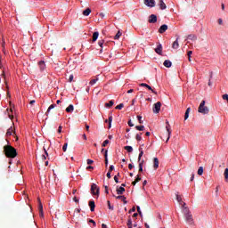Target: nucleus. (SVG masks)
I'll return each instance as SVG.
<instances>
[{"instance_id":"22","label":"nucleus","mask_w":228,"mask_h":228,"mask_svg":"<svg viewBox=\"0 0 228 228\" xmlns=\"http://www.w3.org/2000/svg\"><path fill=\"white\" fill-rule=\"evenodd\" d=\"M90 13H92L91 8H87L85 11H83V15H85V17H88V15H90Z\"/></svg>"},{"instance_id":"46","label":"nucleus","mask_w":228,"mask_h":228,"mask_svg":"<svg viewBox=\"0 0 228 228\" xmlns=\"http://www.w3.org/2000/svg\"><path fill=\"white\" fill-rule=\"evenodd\" d=\"M124 108V103H120L118 106H116V110H122Z\"/></svg>"},{"instance_id":"8","label":"nucleus","mask_w":228,"mask_h":228,"mask_svg":"<svg viewBox=\"0 0 228 228\" xmlns=\"http://www.w3.org/2000/svg\"><path fill=\"white\" fill-rule=\"evenodd\" d=\"M155 53H157V54H159V56L163 54V45H161V44H159L157 45V47L155 48Z\"/></svg>"},{"instance_id":"7","label":"nucleus","mask_w":228,"mask_h":228,"mask_svg":"<svg viewBox=\"0 0 228 228\" xmlns=\"http://www.w3.org/2000/svg\"><path fill=\"white\" fill-rule=\"evenodd\" d=\"M148 21L150 22V24H156V22H158V16H156L155 14H151L149 16Z\"/></svg>"},{"instance_id":"14","label":"nucleus","mask_w":228,"mask_h":228,"mask_svg":"<svg viewBox=\"0 0 228 228\" xmlns=\"http://www.w3.org/2000/svg\"><path fill=\"white\" fill-rule=\"evenodd\" d=\"M159 167V159H158V158H154L153 159V168L158 169V167Z\"/></svg>"},{"instance_id":"51","label":"nucleus","mask_w":228,"mask_h":228,"mask_svg":"<svg viewBox=\"0 0 228 228\" xmlns=\"http://www.w3.org/2000/svg\"><path fill=\"white\" fill-rule=\"evenodd\" d=\"M94 164V160L88 159H87V165H93Z\"/></svg>"},{"instance_id":"19","label":"nucleus","mask_w":228,"mask_h":228,"mask_svg":"<svg viewBox=\"0 0 228 228\" xmlns=\"http://www.w3.org/2000/svg\"><path fill=\"white\" fill-rule=\"evenodd\" d=\"M37 202L39 213H42V211H44V206L42 205V200H40V198H37Z\"/></svg>"},{"instance_id":"35","label":"nucleus","mask_w":228,"mask_h":228,"mask_svg":"<svg viewBox=\"0 0 228 228\" xmlns=\"http://www.w3.org/2000/svg\"><path fill=\"white\" fill-rule=\"evenodd\" d=\"M142 134L140 133L135 135V140H137V142H142Z\"/></svg>"},{"instance_id":"31","label":"nucleus","mask_w":228,"mask_h":228,"mask_svg":"<svg viewBox=\"0 0 228 228\" xmlns=\"http://www.w3.org/2000/svg\"><path fill=\"white\" fill-rule=\"evenodd\" d=\"M44 151H45V155H42V159L45 160V159H47V156H49V153H47V150H45V147H44Z\"/></svg>"},{"instance_id":"25","label":"nucleus","mask_w":228,"mask_h":228,"mask_svg":"<svg viewBox=\"0 0 228 228\" xmlns=\"http://www.w3.org/2000/svg\"><path fill=\"white\" fill-rule=\"evenodd\" d=\"M191 108H187L186 111H185V115H184V120H188V118L190 117V111H191Z\"/></svg>"},{"instance_id":"41","label":"nucleus","mask_w":228,"mask_h":228,"mask_svg":"<svg viewBox=\"0 0 228 228\" xmlns=\"http://www.w3.org/2000/svg\"><path fill=\"white\" fill-rule=\"evenodd\" d=\"M107 204H108V208H109V209H110V211H113L114 207H113V206H111V202H110V200H108V201H107Z\"/></svg>"},{"instance_id":"21","label":"nucleus","mask_w":228,"mask_h":228,"mask_svg":"<svg viewBox=\"0 0 228 228\" xmlns=\"http://www.w3.org/2000/svg\"><path fill=\"white\" fill-rule=\"evenodd\" d=\"M13 133H15L14 129L12 126H11L7 132H6V136H12V134H13Z\"/></svg>"},{"instance_id":"12","label":"nucleus","mask_w":228,"mask_h":228,"mask_svg":"<svg viewBox=\"0 0 228 228\" xmlns=\"http://www.w3.org/2000/svg\"><path fill=\"white\" fill-rule=\"evenodd\" d=\"M140 86H144L145 88H148V90H151L152 92V94H155V95H158V92L154 91L152 87H151V86L145 84V83H142L140 85Z\"/></svg>"},{"instance_id":"17","label":"nucleus","mask_w":228,"mask_h":228,"mask_svg":"<svg viewBox=\"0 0 228 228\" xmlns=\"http://www.w3.org/2000/svg\"><path fill=\"white\" fill-rule=\"evenodd\" d=\"M118 195H124V191H126V189L124 187L117 188L116 190Z\"/></svg>"},{"instance_id":"1","label":"nucleus","mask_w":228,"mask_h":228,"mask_svg":"<svg viewBox=\"0 0 228 228\" xmlns=\"http://www.w3.org/2000/svg\"><path fill=\"white\" fill-rule=\"evenodd\" d=\"M4 152L6 156V158H17V150L13 148V146L5 145L4 147Z\"/></svg>"},{"instance_id":"11","label":"nucleus","mask_w":228,"mask_h":228,"mask_svg":"<svg viewBox=\"0 0 228 228\" xmlns=\"http://www.w3.org/2000/svg\"><path fill=\"white\" fill-rule=\"evenodd\" d=\"M113 197H116V199H118V200H122L124 204H127V200H126L127 198H126V196L119 194L118 196L113 195Z\"/></svg>"},{"instance_id":"43","label":"nucleus","mask_w":228,"mask_h":228,"mask_svg":"<svg viewBox=\"0 0 228 228\" xmlns=\"http://www.w3.org/2000/svg\"><path fill=\"white\" fill-rule=\"evenodd\" d=\"M191 54H193V52H192V51H189V52L187 53V56H188V58H189V61H191Z\"/></svg>"},{"instance_id":"48","label":"nucleus","mask_w":228,"mask_h":228,"mask_svg":"<svg viewBox=\"0 0 228 228\" xmlns=\"http://www.w3.org/2000/svg\"><path fill=\"white\" fill-rule=\"evenodd\" d=\"M137 120L139 121V124H143V120H142V116H137Z\"/></svg>"},{"instance_id":"15","label":"nucleus","mask_w":228,"mask_h":228,"mask_svg":"<svg viewBox=\"0 0 228 228\" xmlns=\"http://www.w3.org/2000/svg\"><path fill=\"white\" fill-rule=\"evenodd\" d=\"M89 208H90V210L94 213V211H95V201L90 200L89 201Z\"/></svg>"},{"instance_id":"29","label":"nucleus","mask_w":228,"mask_h":228,"mask_svg":"<svg viewBox=\"0 0 228 228\" xmlns=\"http://www.w3.org/2000/svg\"><path fill=\"white\" fill-rule=\"evenodd\" d=\"M143 163H145L144 160L139 162V172H143Z\"/></svg>"},{"instance_id":"3","label":"nucleus","mask_w":228,"mask_h":228,"mask_svg":"<svg viewBox=\"0 0 228 228\" xmlns=\"http://www.w3.org/2000/svg\"><path fill=\"white\" fill-rule=\"evenodd\" d=\"M199 113H201L202 115H208L209 113V108L206 106V101H201L199 108H198Z\"/></svg>"},{"instance_id":"6","label":"nucleus","mask_w":228,"mask_h":228,"mask_svg":"<svg viewBox=\"0 0 228 228\" xmlns=\"http://www.w3.org/2000/svg\"><path fill=\"white\" fill-rule=\"evenodd\" d=\"M161 110V103L159 102L153 105V113H159Z\"/></svg>"},{"instance_id":"40","label":"nucleus","mask_w":228,"mask_h":228,"mask_svg":"<svg viewBox=\"0 0 228 228\" xmlns=\"http://www.w3.org/2000/svg\"><path fill=\"white\" fill-rule=\"evenodd\" d=\"M224 181H228V168L224 169Z\"/></svg>"},{"instance_id":"39","label":"nucleus","mask_w":228,"mask_h":228,"mask_svg":"<svg viewBox=\"0 0 228 228\" xmlns=\"http://www.w3.org/2000/svg\"><path fill=\"white\" fill-rule=\"evenodd\" d=\"M142 156H143V151H141L138 156V163L142 162Z\"/></svg>"},{"instance_id":"24","label":"nucleus","mask_w":228,"mask_h":228,"mask_svg":"<svg viewBox=\"0 0 228 228\" xmlns=\"http://www.w3.org/2000/svg\"><path fill=\"white\" fill-rule=\"evenodd\" d=\"M66 111L67 113H72V111H74V105H69V107L66 109Z\"/></svg>"},{"instance_id":"18","label":"nucleus","mask_w":228,"mask_h":228,"mask_svg":"<svg viewBox=\"0 0 228 228\" xmlns=\"http://www.w3.org/2000/svg\"><path fill=\"white\" fill-rule=\"evenodd\" d=\"M38 65H39V69L41 71L45 70V61H39Z\"/></svg>"},{"instance_id":"63","label":"nucleus","mask_w":228,"mask_h":228,"mask_svg":"<svg viewBox=\"0 0 228 228\" xmlns=\"http://www.w3.org/2000/svg\"><path fill=\"white\" fill-rule=\"evenodd\" d=\"M115 183H118V177L117 175L114 176Z\"/></svg>"},{"instance_id":"62","label":"nucleus","mask_w":228,"mask_h":228,"mask_svg":"<svg viewBox=\"0 0 228 228\" xmlns=\"http://www.w3.org/2000/svg\"><path fill=\"white\" fill-rule=\"evenodd\" d=\"M104 188H105V193H110V191H108V185H104Z\"/></svg>"},{"instance_id":"44","label":"nucleus","mask_w":228,"mask_h":228,"mask_svg":"<svg viewBox=\"0 0 228 228\" xmlns=\"http://www.w3.org/2000/svg\"><path fill=\"white\" fill-rule=\"evenodd\" d=\"M125 151H127L128 152H133V148L131 146H125Z\"/></svg>"},{"instance_id":"61","label":"nucleus","mask_w":228,"mask_h":228,"mask_svg":"<svg viewBox=\"0 0 228 228\" xmlns=\"http://www.w3.org/2000/svg\"><path fill=\"white\" fill-rule=\"evenodd\" d=\"M134 167V166H133V164H129V165H128L129 170H133Z\"/></svg>"},{"instance_id":"27","label":"nucleus","mask_w":228,"mask_h":228,"mask_svg":"<svg viewBox=\"0 0 228 228\" xmlns=\"http://www.w3.org/2000/svg\"><path fill=\"white\" fill-rule=\"evenodd\" d=\"M188 40H192V42H195V40H197V36L191 34L188 36Z\"/></svg>"},{"instance_id":"4","label":"nucleus","mask_w":228,"mask_h":228,"mask_svg":"<svg viewBox=\"0 0 228 228\" xmlns=\"http://www.w3.org/2000/svg\"><path fill=\"white\" fill-rule=\"evenodd\" d=\"M99 191H100L99 186H97V184L95 183H93L91 185V193H93V195H99Z\"/></svg>"},{"instance_id":"9","label":"nucleus","mask_w":228,"mask_h":228,"mask_svg":"<svg viewBox=\"0 0 228 228\" xmlns=\"http://www.w3.org/2000/svg\"><path fill=\"white\" fill-rule=\"evenodd\" d=\"M166 124L167 125L166 126L167 133V142H168L170 140V135L172 134V131L170 130V124L168 123V121H167Z\"/></svg>"},{"instance_id":"52","label":"nucleus","mask_w":228,"mask_h":228,"mask_svg":"<svg viewBox=\"0 0 228 228\" xmlns=\"http://www.w3.org/2000/svg\"><path fill=\"white\" fill-rule=\"evenodd\" d=\"M115 170V166H110L109 168V172H113Z\"/></svg>"},{"instance_id":"54","label":"nucleus","mask_w":228,"mask_h":228,"mask_svg":"<svg viewBox=\"0 0 228 228\" xmlns=\"http://www.w3.org/2000/svg\"><path fill=\"white\" fill-rule=\"evenodd\" d=\"M104 158L105 159H108V150L104 151Z\"/></svg>"},{"instance_id":"2","label":"nucleus","mask_w":228,"mask_h":228,"mask_svg":"<svg viewBox=\"0 0 228 228\" xmlns=\"http://www.w3.org/2000/svg\"><path fill=\"white\" fill-rule=\"evenodd\" d=\"M183 215L187 224L189 225H193L194 224L193 216L191 215V213H190V210L186 207L183 208Z\"/></svg>"},{"instance_id":"64","label":"nucleus","mask_w":228,"mask_h":228,"mask_svg":"<svg viewBox=\"0 0 228 228\" xmlns=\"http://www.w3.org/2000/svg\"><path fill=\"white\" fill-rule=\"evenodd\" d=\"M102 228H108V225H106L105 224H102Z\"/></svg>"},{"instance_id":"36","label":"nucleus","mask_w":228,"mask_h":228,"mask_svg":"<svg viewBox=\"0 0 228 228\" xmlns=\"http://www.w3.org/2000/svg\"><path fill=\"white\" fill-rule=\"evenodd\" d=\"M54 108H56V104H52L49 106L46 115H48L49 111H51V110H54Z\"/></svg>"},{"instance_id":"50","label":"nucleus","mask_w":228,"mask_h":228,"mask_svg":"<svg viewBox=\"0 0 228 228\" xmlns=\"http://www.w3.org/2000/svg\"><path fill=\"white\" fill-rule=\"evenodd\" d=\"M72 81H74V75H70V76L69 77V83H72Z\"/></svg>"},{"instance_id":"47","label":"nucleus","mask_w":228,"mask_h":228,"mask_svg":"<svg viewBox=\"0 0 228 228\" xmlns=\"http://www.w3.org/2000/svg\"><path fill=\"white\" fill-rule=\"evenodd\" d=\"M108 143H110V141H109V140H105V141L102 142V147H106V145H108Z\"/></svg>"},{"instance_id":"55","label":"nucleus","mask_w":228,"mask_h":228,"mask_svg":"<svg viewBox=\"0 0 228 228\" xmlns=\"http://www.w3.org/2000/svg\"><path fill=\"white\" fill-rule=\"evenodd\" d=\"M128 126L130 127H133L134 126V124H133V122L131 121V119L128 121Z\"/></svg>"},{"instance_id":"38","label":"nucleus","mask_w":228,"mask_h":228,"mask_svg":"<svg viewBox=\"0 0 228 228\" xmlns=\"http://www.w3.org/2000/svg\"><path fill=\"white\" fill-rule=\"evenodd\" d=\"M99 81V77L94 78L90 81L89 85H95Z\"/></svg>"},{"instance_id":"26","label":"nucleus","mask_w":228,"mask_h":228,"mask_svg":"<svg viewBox=\"0 0 228 228\" xmlns=\"http://www.w3.org/2000/svg\"><path fill=\"white\" fill-rule=\"evenodd\" d=\"M98 38H99V32H94L93 34V42H97Z\"/></svg>"},{"instance_id":"5","label":"nucleus","mask_w":228,"mask_h":228,"mask_svg":"<svg viewBox=\"0 0 228 228\" xmlns=\"http://www.w3.org/2000/svg\"><path fill=\"white\" fill-rule=\"evenodd\" d=\"M143 3L149 8H154V6H156V1L155 0H143Z\"/></svg>"},{"instance_id":"45","label":"nucleus","mask_w":228,"mask_h":228,"mask_svg":"<svg viewBox=\"0 0 228 228\" xmlns=\"http://www.w3.org/2000/svg\"><path fill=\"white\" fill-rule=\"evenodd\" d=\"M67 147H69V143H64V145L62 146V151L63 152H67Z\"/></svg>"},{"instance_id":"37","label":"nucleus","mask_w":228,"mask_h":228,"mask_svg":"<svg viewBox=\"0 0 228 228\" xmlns=\"http://www.w3.org/2000/svg\"><path fill=\"white\" fill-rule=\"evenodd\" d=\"M111 122H113V116L109 117V129H111Z\"/></svg>"},{"instance_id":"32","label":"nucleus","mask_w":228,"mask_h":228,"mask_svg":"<svg viewBox=\"0 0 228 228\" xmlns=\"http://www.w3.org/2000/svg\"><path fill=\"white\" fill-rule=\"evenodd\" d=\"M120 37H122V32L118 31V33L114 37V40H118V38H120Z\"/></svg>"},{"instance_id":"59","label":"nucleus","mask_w":228,"mask_h":228,"mask_svg":"<svg viewBox=\"0 0 228 228\" xmlns=\"http://www.w3.org/2000/svg\"><path fill=\"white\" fill-rule=\"evenodd\" d=\"M4 45H6V42H4V39L2 40V47L4 49Z\"/></svg>"},{"instance_id":"57","label":"nucleus","mask_w":228,"mask_h":228,"mask_svg":"<svg viewBox=\"0 0 228 228\" xmlns=\"http://www.w3.org/2000/svg\"><path fill=\"white\" fill-rule=\"evenodd\" d=\"M107 177L108 179H111V172L108 171Z\"/></svg>"},{"instance_id":"53","label":"nucleus","mask_w":228,"mask_h":228,"mask_svg":"<svg viewBox=\"0 0 228 228\" xmlns=\"http://www.w3.org/2000/svg\"><path fill=\"white\" fill-rule=\"evenodd\" d=\"M217 22L220 26L224 24V20H222V19H218Z\"/></svg>"},{"instance_id":"42","label":"nucleus","mask_w":228,"mask_h":228,"mask_svg":"<svg viewBox=\"0 0 228 228\" xmlns=\"http://www.w3.org/2000/svg\"><path fill=\"white\" fill-rule=\"evenodd\" d=\"M126 225H127V227H132L133 226V221L131 220V218H129L127 220Z\"/></svg>"},{"instance_id":"60","label":"nucleus","mask_w":228,"mask_h":228,"mask_svg":"<svg viewBox=\"0 0 228 228\" xmlns=\"http://www.w3.org/2000/svg\"><path fill=\"white\" fill-rule=\"evenodd\" d=\"M103 44H104V41H99L98 42V45H100V47H102Z\"/></svg>"},{"instance_id":"10","label":"nucleus","mask_w":228,"mask_h":228,"mask_svg":"<svg viewBox=\"0 0 228 228\" xmlns=\"http://www.w3.org/2000/svg\"><path fill=\"white\" fill-rule=\"evenodd\" d=\"M176 200L180 204V206H183V208L184 206H186V203L183 201V198L181 197V195L176 194Z\"/></svg>"},{"instance_id":"49","label":"nucleus","mask_w":228,"mask_h":228,"mask_svg":"<svg viewBox=\"0 0 228 228\" xmlns=\"http://www.w3.org/2000/svg\"><path fill=\"white\" fill-rule=\"evenodd\" d=\"M137 213H139L140 216H143V214H142V210L140 209L139 206H137Z\"/></svg>"},{"instance_id":"33","label":"nucleus","mask_w":228,"mask_h":228,"mask_svg":"<svg viewBox=\"0 0 228 228\" xmlns=\"http://www.w3.org/2000/svg\"><path fill=\"white\" fill-rule=\"evenodd\" d=\"M135 129L137 131H144L145 130V126H136Z\"/></svg>"},{"instance_id":"34","label":"nucleus","mask_w":228,"mask_h":228,"mask_svg":"<svg viewBox=\"0 0 228 228\" xmlns=\"http://www.w3.org/2000/svg\"><path fill=\"white\" fill-rule=\"evenodd\" d=\"M204 174V167H200L198 169V175H202Z\"/></svg>"},{"instance_id":"56","label":"nucleus","mask_w":228,"mask_h":228,"mask_svg":"<svg viewBox=\"0 0 228 228\" xmlns=\"http://www.w3.org/2000/svg\"><path fill=\"white\" fill-rule=\"evenodd\" d=\"M89 223H90V224H93V225L95 227V225H96L95 221H94L93 219H90V220H89Z\"/></svg>"},{"instance_id":"30","label":"nucleus","mask_w":228,"mask_h":228,"mask_svg":"<svg viewBox=\"0 0 228 228\" xmlns=\"http://www.w3.org/2000/svg\"><path fill=\"white\" fill-rule=\"evenodd\" d=\"M113 104H115V102H113V100H111L108 103H105V108H111Z\"/></svg>"},{"instance_id":"28","label":"nucleus","mask_w":228,"mask_h":228,"mask_svg":"<svg viewBox=\"0 0 228 228\" xmlns=\"http://www.w3.org/2000/svg\"><path fill=\"white\" fill-rule=\"evenodd\" d=\"M173 49H179V41L177 39L173 43Z\"/></svg>"},{"instance_id":"58","label":"nucleus","mask_w":228,"mask_h":228,"mask_svg":"<svg viewBox=\"0 0 228 228\" xmlns=\"http://www.w3.org/2000/svg\"><path fill=\"white\" fill-rule=\"evenodd\" d=\"M134 211H136V208L134 207L129 210V213H134Z\"/></svg>"},{"instance_id":"16","label":"nucleus","mask_w":228,"mask_h":228,"mask_svg":"<svg viewBox=\"0 0 228 228\" xmlns=\"http://www.w3.org/2000/svg\"><path fill=\"white\" fill-rule=\"evenodd\" d=\"M159 6L160 10H167V4H165V2H163V0H159Z\"/></svg>"},{"instance_id":"13","label":"nucleus","mask_w":228,"mask_h":228,"mask_svg":"<svg viewBox=\"0 0 228 228\" xmlns=\"http://www.w3.org/2000/svg\"><path fill=\"white\" fill-rule=\"evenodd\" d=\"M167 29H168L167 25H161L160 28H159V33L163 34L165 33V31H167Z\"/></svg>"},{"instance_id":"23","label":"nucleus","mask_w":228,"mask_h":228,"mask_svg":"<svg viewBox=\"0 0 228 228\" xmlns=\"http://www.w3.org/2000/svg\"><path fill=\"white\" fill-rule=\"evenodd\" d=\"M142 181V177L138 175L134 182H132L133 186H136V183H140Z\"/></svg>"},{"instance_id":"20","label":"nucleus","mask_w":228,"mask_h":228,"mask_svg":"<svg viewBox=\"0 0 228 228\" xmlns=\"http://www.w3.org/2000/svg\"><path fill=\"white\" fill-rule=\"evenodd\" d=\"M163 65L164 67H167V69H170V67H172V61H170L169 60H166Z\"/></svg>"}]
</instances>
